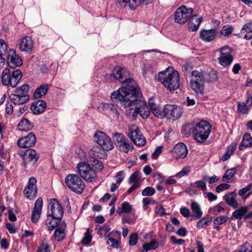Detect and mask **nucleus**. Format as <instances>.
I'll list each match as a JSON object with an SVG mask.
<instances>
[{
	"instance_id": "nucleus-58",
	"label": "nucleus",
	"mask_w": 252,
	"mask_h": 252,
	"mask_svg": "<svg viewBox=\"0 0 252 252\" xmlns=\"http://www.w3.org/2000/svg\"><path fill=\"white\" fill-rule=\"evenodd\" d=\"M170 240L171 242L174 244L183 245L185 243V241L184 240L181 239H178L174 236H171Z\"/></svg>"
},
{
	"instance_id": "nucleus-14",
	"label": "nucleus",
	"mask_w": 252,
	"mask_h": 252,
	"mask_svg": "<svg viewBox=\"0 0 252 252\" xmlns=\"http://www.w3.org/2000/svg\"><path fill=\"white\" fill-rule=\"evenodd\" d=\"M36 179L32 177H31L28 182L27 187L25 189L24 192L26 197L29 199L34 198L37 193V189L36 186Z\"/></svg>"
},
{
	"instance_id": "nucleus-45",
	"label": "nucleus",
	"mask_w": 252,
	"mask_h": 252,
	"mask_svg": "<svg viewBox=\"0 0 252 252\" xmlns=\"http://www.w3.org/2000/svg\"><path fill=\"white\" fill-rule=\"evenodd\" d=\"M233 31V27L232 26L225 25L221 29L220 33L225 37H228L232 34Z\"/></svg>"
},
{
	"instance_id": "nucleus-31",
	"label": "nucleus",
	"mask_w": 252,
	"mask_h": 252,
	"mask_svg": "<svg viewBox=\"0 0 252 252\" xmlns=\"http://www.w3.org/2000/svg\"><path fill=\"white\" fill-rule=\"evenodd\" d=\"M248 210V206H243L241 208L237 209L235 210L233 213L230 218L231 219H233V218H235L238 220H241L243 217L246 216Z\"/></svg>"
},
{
	"instance_id": "nucleus-10",
	"label": "nucleus",
	"mask_w": 252,
	"mask_h": 252,
	"mask_svg": "<svg viewBox=\"0 0 252 252\" xmlns=\"http://www.w3.org/2000/svg\"><path fill=\"white\" fill-rule=\"evenodd\" d=\"M94 138L97 143L106 151L114 148V144L111 138L101 131H97L94 135Z\"/></svg>"
},
{
	"instance_id": "nucleus-26",
	"label": "nucleus",
	"mask_w": 252,
	"mask_h": 252,
	"mask_svg": "<svg viewBox=\"0 0 252 252\" xmlns=\"http://www.w3.org/2000/svg\"><path fill=\"white\" fill-rule=\"evenodd\" d=\"M244 35L246 39H252V22L245 24L242 27L239 35Z\"/></svg>"
},
{
	"instance_id": "nucleus-46",
	"label": "nucleus",
	"mask_w": 252,
	"mask_h": 252,
	"mask_svg": "<svg viewBox=\"0 0 252 252\" xmlns=\"http://www.w3.org/2000/svg\"><path fill=\"white\" fill-rule=\"evenodd\" d=\"M7 45L5 41L0 39V57L1 60H3L2 57L6 55Z\"/></svg>"
},
{
	"instance_id": "nucleus-24",
	"label": "nucleus",
	"mask_w": 252,
	"mask_h": 252,
	"mask_svg": "<svg viewBox=\"0 0 252 252\" xmlns=\"http://www.w3.org/2000/svg\"><path fill=\"white\" fill-rule=\"evenodd\" d=\"M189 19L190 21L188 24L189 30L191 32L197 31L202 22V18L197 17L196 15H192Z\"/></svg>"
},
{
	"instance_id": "nucleus-12",
	"label": "nucleus",
	"mask_w": 252,
	"mask_h": 252,
	"mask_svg": "<svg viewBox=\"0 0 252 252\" xmlns=\"http://www.w3.org/2000/svg\"><path fill=\"white\" fill-rule=\"evenodd\" d=\"M29 90V85L28 84H24L21 87L16 88L14 91V94L12 97L14 100V104L15 105L16 103L20 104H24L29 99L28 95H25Z\"/></svg>"
},
{
	"instance_id": "nucleus-55",
	"label": "nucleus",
	"mask_w": 252,
	"mask_h": 252,
	"mask_svg": "<svg viewBox=\"0 0 252 252\" xmlns=\"http://www.w3.org/2000/svg\"><path fill=\"white\" fill-rule=\"evenodd\" d=\"M230 187V185L226 183H222L218 185L216 188V191L220 193L224 190L227 189Z\"/></svg>"
},
{
	"instance_id": "nucleus-20",
	"label": "nucleus",
	"mask_w": 252,
	"mask_h": 252,
	"mask_svg": "<svg viewBox=\"0 0 252 252\" xmlns=\"http://www.w3.org/2000/svg\"><path fill=\"white\" fill-rule=\"evenodd\" d=\"M141 177V173L139 171H136L132 173L128 180V183L129 184H132V186L128 189L127 193H131L135 189H138L140 186V183L139 181Z\"/></svg>"
},
{
	"instance_id": "nucleus-36",
	"label": "nucleus",
	"mask_w": 252,
	"mask_h": 252,
	"mask_svg": "<svg viewBox=\"0 0 252 252\" xmlns=\"http://www.w3.org/2000/svg\"><path fill=\"white\" fill-rule=\"evenodd\" d=\"M223 197L226 203L232 208L236 209L238 207V203L236 201L235 196L225 195Z\"/></svg>"
},
{
	"instance_id": "nucleus-62",
	"label": "nucleus",
	"mask_w": 252,
	"mask_h": 252,
	"mask_svg": "<svg viewBox=\"0 0 252 252\" xmlns=\"http://www.w3.org/2000/svg\"><path fill=\"white\" fill-rule=\"evenodd\" d=\"M180 213L184 217L189 218L190 216V211L187 208H181L180 209Z\"/></svg>"
},
{
	"instance_id": "nucleus-32",
	"label": "nucleus",
	"mask_w": 252,
	"mask_h": 252,
	"mask_svg": "<svg viewBox=\"0 0 252 252\" xmlns=\"http://www.w3.org/2000/svg\"><path fill=\"white\" fill-rule=\"evenodd\" d=\"M48 90V86L47 84H43L37 88L33 94V96L35 98H39L45 95Z\"/></svg>"
},
{
	"instance_id": "nucleus-33",
	"label": "nucleus",
	"mask_w": 252,
	"mask_h": 252,
	"mask_svg": "<svg viewBox=\"0 0 252 252\" xmlns=\"http://www.w3.org/2000/svg\"><path fill=\"white\" fill-rule=\"evenodd\" d=\"M252 145V138L249 133L245 134L243 136V140L239 145V149L240 150H243V147H249Z\"/></svg>"
},
{
	"instance_id": "nucleus-29",
	"label": "nucleus",
	"mask_w": 252,
	"mask_h": 252,
	"mask_svg": "<svg viewBox=\"0 0 252 252\" xmlns=\"http://www.w3.org/2000/svg\"><path fill=\"white\" fill-rule=\"evenodd\" d=\"M33 123H31L27 119H23L21 120L18 125V128L20 131H27L32 128Z\"/></svg>"
},
{
	"instance_id": "nucleus-43",
	"label": "nucleus",
	"mask_w": 252,
	"mask_h": 252,
	"mask_svg": "<svg viewBox=\"0 0 252 252\" xmlns=\"http://www.w3.org/2000/svg\"><path fill=\"white\" fill-rule=\"evenodd\" d=\"M237 171L235 168L228 169L222 177L223 182H227L229 180L231 179Z\"/></svg>"
},
{
	"instance_id": "nucleus-56",
	"label": "nucleus",
	"mask_w": 252,
	"mask_h": 252,
	"mask_svg": "<svg viewBox=\"0 0 252 252\" xmlns=\"http://www.w3.org/2000/svg\"><path fill=\"white\" fill-rule=\"evenodd\" d=\"M154 115L159 119L166 117L167 111H151Z\"/></svg>"
},
{
	"instance_id": "nucleus-38",
	"label": "nucleus",
	"mask_w": 252,
	"mask_h": 252,
	"mask_svg": "<svg viewBox=\"0 0 252 252\" xmlns=\"http://www.w3.org/2000/svg\"><path fill=\"white\" fill-rule=\"evenodd\" d=\"M131 211V206L127 202H124L121 204V206L119 207L117 210V212L119 215L123 213H129Z\"/></svg>"
},
{
	"instance_id": "nucleus-16",
	"label": "nucleus",
	"mask_w": 252,
	"mask_h": 252,
	"mask_svg": "<svg viewBox=\"0 0 252 252\" xmlns=\"http://www.w3.org/2000/svg\"><path fill=\"white\" fill-rule=\"evenodd\" d=\"M7 62L11 68L20 66L23 64V61L21 57L17 54L13 49H10L7 56Z\"/></svg>"
},
{
	"instance_id": "nucleus-5",
	"label": "nucleus",
	"mask_w": 252,
	"mask_h": 252,
	"mask_svg": "<svg viewBox=\"0 0 252 252\" xmlns=\"http://www.w3.org/2000/svg\"><path fill=\"white\" fill-rule=\"evenodd\" d=\"M66 186L72 191L81 194L83 192L85 185L82 179L76 174H70L65 178Z\"/></svg>"
},
{
	"instance_id": "nucleus-1",
	"label": "nucleus",
	"mask_w": 252,
	"mask_h": 252,
	"mask_svg": "<svg viewBox=\"0 0 252 252\" xmlns=\"http://www.w3.org/2000/svg\"><path fill=\"white\" fill-rule=\"evenodd\" d=\"M112 77L115 80L125 84L126 86L113 92L111 99L118 100L122 106L124 108L129 107V110L144 109L143 107L144 102L138 99L142 95L140 89L135 82L129 78V71L126 68L117 66L114 68L112 73L105 76L106 79H111Z\"/></svg>"
},
{
	"instance_id": "nucleus-35",
	"label": "nucleus",
	"mask_w": 252,
	"mask_h": 252,
	"mask_svg": "<svg viewBox=\"0 0 252 252\" xmlns=\"http://www.w3.org/2000/svg\"><path fill=\"white\" fill-rule=\"evenodd\" d=\"M195 123H188L182 126V133L183 135L188 136L192 132L195 127Z\"/></svg>"
},
{
	"instance_id": "nucleus-52",
	"label": "nucleus",
	"mask_w": 252,
	"mask_h": 252,
	"mask_svg": "<svg viewBox=\"0 0 252 252\" xmlns=\"http://www.w3.org/2000/svg\"><path fill=\"white\" fill-rule=\"evenodd\" d=\"M155 193L154 188L150 187L146 188L142 190V194L143 196H152Z\"/></svg>"
},
{
	"instance_id": "nucleus-61",
	"label": "nucleus",
	"mask_w": 252,
	"mask_h": 252,
	"mask_svg": "<svg viewBox=\"0 0 252 252\" xmlns=\"http://www.w3.org/2000/svg\"><path fill=\"white\" fill-rule=\"evenodd\" d=\"M162 147H158L156 148L155 152L152 154V158L154 159H157L162 152Z\"/></svg>"
},
{
	"instance_id": "nucleus-25",
	"label": "nucleus",
	"mask_w": 252,
	"mask_h": 252,
	"mask_svg": "<svg viewBox=\"0 0 252 252\" xmlns=\"http://www.w3.org/2000/svg\"><path fill=\"white\" fill-rule=\"evenodd\" d=\"M190 86L196 94L202 95L204 93L205 81L199 79V83H195L194 80L190 81Z\"/></svg>"
},
{
	"instance_id": "nucleus-60",
	"label": "nucleus",
	"mask_w": 252,
	"mask_h": 252,
	"mask_svg": "<svg viewBox=\"0 0 252 252\" xmlns=\"http://www.w3.org/2000/svg\"><path fill=\"white\" fill-rule=\"evenodd\" d=\"M149 105L151 110H157L158 109V106L155 103L154 99L153 97L149 99Z\"/></svg>"
},
{
	"instance_id": "nucleus-51",
	"label": "nucleus",
	"mask_w": 252,
	"mask_h": 252,
	"mask_svg": "<svg viewBox=\"0 0 252 252\" xmlns=\"http://www.w3.org/2000/svg\"><path fill=\"white\" fill-rule=\"evenodd\" d=\"M252 104V97H249L246 100V104L242 103V105L240 102H238V110H242V109L246 110L247 108V105L250 106Z\"/></svg>"
},
{
	"instance_id": "nucleus-50",
	"label": "nucleus",
	"mask_w": 252,
	"mask_h": 252,
	"mask_svg": "<svg viewBox=\"0 0 252 252\" xmlns=\"http://www.w3.org/2000/svg\"><path fill=\"white\" fill-rule=\"evenodd\" d=\"M228 218L227 217L221 216L216 218L213 221L215 225H220L226 222Z\"/></svg>"
},
{
	"instance_id": "nucleus-18",
	"label": "nucleus",
	"mask_w": 252,
	"mask_h": 252,
	"mask_svg": "<svg viewBox=\"0 0 252 252\" xmlns=\"http://www.w3.org/2000/svg\"><path fill=\"white\" fill-rule=\"evenodd\" d=\"M128 136L137 146H143L146 143V139L138 128L130 132Z\"/></svg>"
},
{
	"instance_id": "nucleus-34",
	"label": "nucleus",
	"mask_w": 252,
	"mask_h": 252,
	"mask_svg": "<svg viewBox=\"0 0 252 252\" xmlns=\"http://www.w3.org/2000/svg\"><path fill=\"white\" fill-rule=\"evenodd\" d=\"M46 108V103L43 100H38L34 102L31 105V110H45Z\"/></svg>"
},
{
	"instance_id": "nucleus-42",
	"label": "nucleus",
	"mask_w": 252,
	"mask_h": 252,
	"mask_svg": "<svg viewBox=\"0 0 252 252\" xmlns=\"http://www.w3.org/2000/svg\"><path fill=\"white\" fill-rule=\"evenodd\" d=\"M208 177L204 176L202 177V180L197 181L194 183L195 187L199 190L205 191L207 189L206 184L205 182L207 180Z\"/></svg>"
},
{
	"instance_id": "nucleus-27",
	"label": "nucleus",
	"mask_w": 252,
	"mask_h": 252,
	"mask_svg": "<svg viewBox=\"0 0 252 252\" xmlns=\"http://www.w3.org/2000/svg\"><path fill=\"white\" fill-rule=\"evenodd\" d=\"M66 228V224L64 222H62L60 225L57 228L54 232V236L55 239L58 241H61L65 237L64 230Z\"/></svg>"
},
{
	"instance_id": "nucleus-37",
	"label": "nucleus",
	"mask_w": 252,
	"mask_h": 252,
	"mask_svg": "<svg viewBox=\"0 0 252 252\" xmlns=\"http://www.w3.org/2000/svg\"><path fill=\"white\" fill-rule=\"evenodd\" d=\"M87 161L91 163L92 166L94 167L98 171H101L104 167L102 162L94 158H93L92 156L89 158V159H87Z\"/></svg>"
},
{
	"instance_id": "nucleus-8",
	"label": "nucleus",
	"mask_w": 252,
	"mask_h": 252,
	"mask_svg": "<svg viewBox=\"0 0 252 252\" xmlns=\"http://www.w3.org/2000/svg\"><path fill=\"white\" fill-rule=\"evenodd\" d=\"M192 8H187L185 5L178 7L174 13L175 21L178 24H183L187 22L193 14Z\"/></svg>"
},
{
	"instance_id": "nucleus-47",
	"label": "nucleus",
	"mask_w": 252,
	"mask_h": 252,
	"mask_svg": "<svg viewBox=\"0 0 252 252\" xmlns=\"http://www.w3.org/2000/svg\"><path fill=\"white\" fill-rule=\"evenodd\" d=\"M181 115V111H167L166 117L173 121L178 119Z\"/></svg>"
},
{
	"instance_id": "nucleus-63",
	"label": "nucleus",
	"mask_w": 252,
	"mask_h": 252,
	"mask_svg": "<svg viewBox=\"0 0 252 252\" xmlns=\"http://www.w3.org/2000/svg\"><path fill=\"white\" fill-rule=\"evenodd\" d=\"M6 228L10 233H15L16 232L15 225L12 223H7L6 224Z\"/></svg>"
},
{
	"instance_id": "nucleus-57",
	"label": "nucleus",
	"mask_w": 252,
	"mask_h": 252,
	"mask_svg": "<svg viewBox=\"0 0 252 252\" xmlns=\"http://www.w3.org/2000/svg\"><path fill=\"white\" fill-rule=\"evenodd\" d=\"M142 3H143V0H130V7L134 9Z\"/></svg>"
},
{
	"instance_id": "nucleus-28",
	"label": "nucleus",
	"mask_w": 252,
	"mask_h": 252,
	"mask_svg": "<svg viewBox=\"0 0 252 252\" xmlns=\"http://www.w3.org/2000/svg\"><path fill=\"white\" fill-rule=\"evenodd\" d=\"M105 151L98 146H95L91 150L90 154L93 158L104 159L107 157Z\"/></svg>"
},
{
	"instance_id": "nucleus-39",
	"label": "nucleus",
	"mask_w": 252,
	"mask_h": 252,
	"mask_svg": "<svg viewBox=\"0 0 252 252\" xmlns=\"http://www.w3.org/2000/svg\"><path fill=\"white\" fill-rule=\"evenodd\" d=\"M158 246V243L155 239H153L150 243H145L143 245V251L147 252L151 250H155Z\"/></svg>"
},
{
	"instance_id": "nucleus-15",
	"label": "nucleus",
	"mask_w": 252,
	"mask_h": 252,
	"mask_svg": "<svg viewBox=\"0 0 252 252\" xmlns=\"http://www.w3.org/2000/svg\"><path fill=\"white\" fill-rule=\"evenodd\" d=\"M36 142L35 135L31 132L27 136L20 138L17 142V145L21 148H30L33 146Z\"/></svg>"
},
{
	"instance_id": "nucleus-64",
	"label": "nucleus",
	"mask_w": 252,
	"mask_h": 252,
	"mask_svg": "<svg viewBox=\"0 0 252 252\" xmlns=\"http://www.w3.org/2000/svg\"><path fill=\"white\" fill-rule=\"evenodd\" d=\"M189 172V170L188 168H184L181 171L176 175V177L181 178L185 175H187Z\"/></svg>"
},
{
	"instance_id": "nucleus-6",
	"label": "nucleus",
	"mask_w": 252,
	"mask_h": 252,
	"mask_svg": "<svg viewBox=\"0 0 252 252\" xmlns=\"http://www.w3.org/2000/svg\"><path fill=\"white\" fill-rule=\"evenodd\" d=\"M77 171L80 176L88 182L95 181L96 173L88 163L81 162L77 166Z\"/></svg>"
},
{
	"instance_id": "nucleus-59",
	"label": "nucleus",
	"mask_w": 252,
	"mask_h": 252,
	"mask_svg": "<svg viewBox=\"0 0 252 252\" xmlns=\"http://www.w3.org/2000/svg\"><path fill=\"white\" fill-rule=\"evenodd\" d=\"M124 172L123 171H120L117 173L116 176V181L118 184H120L124 178Z\"/></svg>"
},
{
	"instance_id": "nucleus-21",
	"label": "nucleus",
	"mask_w": 252,
	"mask_h": 252,
	"mask_svg": "<svg viewBox=\"0 0 252 252\" xmlns=\"http://www.w3.org/2000/svg\"><path fill=\"white\" fill-rule=\"evenodd\" d=\"M43 206V201L41 198H38L34 204L32 211L31 220L33 223H36L40 217Z\"/></svg>"
},
{
	"instance_id": "nucleus-19",
	"label": "nucleus",
	"mask_w": 252,
	"mask_h": 252,
	"mask_svg": "<svg viewBox=\"0 0 252 252\" xmlns=\"http://www.w3.org/2000/svg\"><path fill=\"white\" fill-rule=\"evenodd\" d=\"M172 152L176 158H184L188 155V150L185 144L179 143L174 146Z\"/></svg>"
},
{
	"instance_id": "nucleus-17",
	"label": "nucleus",
	"mask_w": 252,
	"mask_h": 252,
	"mask_svg": "<svg viewBox=\"0 0 252 252\" xmlns=\"http://www.w3.org/2000/svg\"><path fill=\"white\" fill-rule=\"evenodd\" d=\"M19 48L22 52L31 54L33 48V41L32 37L26 36L22 38L19 42Z\"/></svg>"
},
{
	"instance_id": "nucleus-13",
	"label": "nucleus",
	"mask_w": 252,
	"mask_h": 252,
	"mask_svg": "<svg viewBox=\"0 0 252 252\" xmlns=\"http://www.w3.org/2000/svg\"><path fill=\"white\" fill-rule=\"evenodd\" d=\"M50 210L48 211L47 217H51L58 220H61L63 211L61 205L56 198L50 199L49 202Z\"/></svg>"
},
{
	"instance_id": "nucleus-49",
	"label": "nucleus",
	"mask_w": 252,
	"mask_h": 252,
	"mask_svg": "<svg viewBox=\"0 0 252 252\" xmlns=\"http://www.w3.org/2000/svg\"><path fill=\"white\" fill-rule=\"evenodd\" d=\"M51 247L47 242H43L42 244L38 247V252H50Z\"/></svg>"
},
{
	"instance_id": "nucleus-4",
	"label": "nucleus",
	"mask_w": 252,
	"mask_h": 252,
	"mask_svg": "<svg viewBox=\"0 0 252 252\" xmlns=\"http://www.w3.org/2000/svg\"><path fill=\"white\" fill-rule=\"evenodd\" d=\"M23 73L20 69H16L12 72L8 68L4 69L1 74L2 83L4 85H10L15 88L21 79Z\"/></svg>"
},
{
	"instance_id": "nucleus-53",
	"label": "nucleus",
	"mask_w": 252,
	"mask_h": 252,
	"mask_svg": "<svg viewBox=\"0 0 252 252\" xmlns=\"http://www.w3.org/2000/svg\"><path fill=\"white\" fill-rule=\"evenodd\" d=\"M98 108H101L103 110H116L115 106L112 103H102Z\"/></svg>"
},
{
	"instance_id": "nucleus-9",
	"label": "nucleus",
	"mask_w": 252,
	"mask_h": 252,
	"mask_svg": "<svg viewBox=\"0 0 252 252\" xmlns=\"http://www.w3.org/2000/svg\"><path fill=\"white\" fill-rule=\"evenodd\" d=\"M220 56L218 58L220 64L223 67H228L232 63L233 57L232 55V49L225 45L219 49Z\"/></svg>"
},
{
	"instance_id": "nucleus-48",
	"label": "nucleus",
	"mask_w": 252,
	"mask_h": 252,
	"mask_svg": "<svg viewBox=\"0 0 252 252\" xmlns=\"http://www.w3.org/2000/svg\"><path fill=\"white\" fill-rule=\"evenodd\" d=\"M92 238V237L90 234V229L87 228L84 234V236L81 241V243L84 245H88L91 242Z\"/></svg>"
},
{
	"instance_id": "nucleus-40",
	"label": "nucleus",
	"mask_w": 252,
	"mask_h": 252,
	"mask_svg": "<svg viewBox=\"0 0 252 252\" xmlns=\"http://www.w3.org/2000/svg\"><path fill=\"white\" fill-rule=\"evenodd\" d=\"M212 221V218L209 216H206L200 220L197 223L196 226L198 228H203L208 226Z\"/></svg>"
},
{
	"instance_id": "nucleus-2",
	"label": "nucleus",
	"mask_w": 252,
	"mask_h": 252,
	"mask_svg": "<svg viewBox=\"0 0 252 252\" xmlns=\"http://www.w3.org/2000/svg\"><path fill=\"white\" fill-rule=\"evenodd\" d=\"M158 81L169 91L176 90L180 85L179 72L172 67H168L164 71L159 72Z\"/></svg>"
},
{
	"instance_id": "nucleus-22",
	"label": "nucleus",
	"mask_w": 252,
	"mask_h": 252,
	"mask_svg": "<svg viewBox=\"0 0 252 252\" xmlns=\"http://www.w3.org/2000/svg\"><path fill=\"white\" fill-rule=\"evenodd\" d=\"M217 31L215 29L210 30H201L199 33L200 38L205 42H211L216 36Z\"/></svg>"
},
{
	"instance_id": "nucleus-44",
	"label": "nucleus",
	"mask_w": 252,
	"mask_h": 252,
	"mask_svg": "<svg viewBox=\"0 0 252 252\" xmlns=\"http://www.w3.org/2000/svg\"><path fill=\"white\" fill-rule=\"evenodd\" d=\"M252 184H250L245 188L241 189L239 191L238 193L240 196H245V197H248L250 194H252Z\"/></svg>"
},
{
	"instance_id": "nucleus-41",
	"label": "nucleus",
	"mask_w": 252,
	"mask_h": 252,
	"mask_svg": "<svg viewBox=\"0 0 252 252\" xmlns=\"http://www.w3.org/2000/svg\"><path fill=\"white\" fill-rule=\"evenodd\" d=\"M199 79L200 80L205 81L204 75L202 72L197 70H193L191 71V76L190 81H195L196 83H199Z\"/></svg>"
},
{
	"instance_id": "nucleus-7",
	"label": "nucleus",
	"mask_w": 252,
	"mask_h": 252,
	"mask_svg": "<svg viewBox=\"0 0 252 252\" xmlns=\"http://www.w3.org/2000/svg\"><path fill=\"white\" fill-rule=\"evenodd\" d=\"M18 155L22 158L23 166L25 168H31L33 167L39 158L36 151L32 149L21 151Z\"/></svg>"
},
{
	"instance_id": "nucleus-30",
	"label": "nucleus",
	"mask_w": 252,
	"mask_h": 252,
	"mask_svg": "<svg viewBox=\"0 0 252 252\" xmlns=\"http://www.w3.org/2000/svg\"><path fill=\"white\" fill-rule=\"evenodd\" d=\"M190 206L192 213V216L196 219H200L203 213L199 205L197 202L193 201L191 202Z\"/></svg>"
},
{
	"instance_id": "nucleus-54",
	"label": "nucleus",
	"mask_w": 252,
	"mask_h": 252,
	"mask_svg": "<svg viewBox=\"0 0 252 252\" xmlns=\"http://www.w3.org/2000/svg\"><path fill=\"white\" fill-rule=\"evenodd\" d=\"M138 241V235L136 233L131 234L129 237V245L134 246L136 244Z\"/></svg>"
},
{
	"instance_id": "nucleus-23",
	"label": "nucleus",
	"mask_w": 252,
	"mask_h": 252,
	"mask_svg": "<svg viewBox=\"0 0 252 252\" xmlns=\"http://www.w3.org/2000/svg\"><path fill=\"white\" fill-rule=\"evenodd\" d=\"M120 236L121 232L120 231H116L109 233L106 237L108 238L106 242L107 244L112 248L118 249L119 246V243L117 239L115 238V237L119 238Z\"/></svg>"
},
{
	"instance_id": "nucleus-3",
	"label": "nucleus",
	"mask_w": 252,
	"mask_h": 252,
	"mask_svg": "<svg viewBox=\"0 0 252 252\" xmlns=\"http://www.w3.org/2000/svg\"><path fill=\"white\" fill-rule=\"evenodd\" d=\"M211 126L206 121L195 123L193 130L194 139L199 143H203L208 139L211 133Z\"/></svg>"
},
{
	"instance_id": "nucleus-11",
	"label": "nucleus",
	"mask_w": 252,
	"mask_h": 252,
	"mask_svg": "<svg viewBox=\"0 0 252 252\" xmlns=\"http://www.w3.org/2000/svg\"><path fill=\"white\" fill-rule=\"evenodd\" d=\"M113 140L117 147L124 152L127 153L132 150L133 146L129 142L127 138L122 133L116 132L113 135Z\"/></svg>"
}]
</instances>
